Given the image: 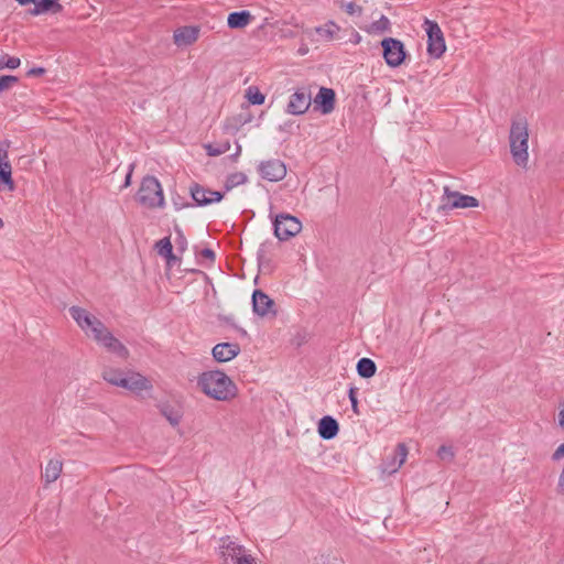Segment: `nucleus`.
<instances>
[{
    "mask_svg": "<svg viewBox=\"0 0 564 564\" xmlns=\"http://www.w3.org/2000/svg\"><path fill=\"white\" fill-rule=\"evenodd\" d=\"M197 387L216 401H229L238 394L236 383L220 369L202 372L197 377Z\"/></svg>",
    "mask_w": 564,
    "mask_h": 564,
    "instance_id": "1",
    "label": "nucleus"
},
{
    "mask_svg": "<svg viewBox=\"0 0 564 564\" xmlns=\"http://www.w3.org/2000/svg\"><path fill=\"white\" fill-rule=\"evenodd\" d=\"M102 379L111 386L126 389L135 395L142 391H151L153 384L149 378L134 370H122L120 368H105Z\"/></svg>",
    "mask_w": 564,
    "mask_h": 564,
    "instance_id": "2",
    "label": "nucleus"
},
{
    "mask_svg": "<svg viewBox=\"0 0 564 564\" xmlns=\"http://www.w3.org/2000/svg\"><path fill=\"white\" fill-rule=\"evenodd\" d=\"M529 124L525 117L512 119L509 132L510 153L514 163L525 166L529 159Z\"/></svg>",
    "mask_w": 564,
    "mask_h": 564,
    "instance_id": "3",
    "label": "nucleus"
},
{
    "mask_svg": "<svg viewBox=\"0 0 564 564\" xmlns=\"http://www.w3.org/2000/svg\"><path fill=\"white\" fill-rule=\"evenodd\" d=\"M135 199L141 206L150 209L164 207L165 199L159 180L153 175H145L141 181Z\"/></svg>",
    "mask_w": 564,
    "mask_h": 564,
    "instance_id": "4",
    "label": "nucleus"
},
{
    "mask_svg": "<svg viewBox=\"0 0 564 564\" xmlns=\"http://www.w3.org/2000/svg\"><path fill=\"white\" fill-rule=\"evenodd\" d=\"M273 234L280 241L295 237L302 230L300 219L288 213H280L272 217Z\"/></svg>",
    "mask_w": 564,
    "mask_h": 564,
    "instance_id": "5",
    "label": "nucleus"
},
{
    "mask_svg": "<svg viewBox=\"0 0 564 564\" xmlns=\"http://www.w3.org/2000/svg\"><path fill=\"white\" fill-rule=\"evenodd\" d=\"M479 204L480 203L476 197L463 194L458 191H452L449 186H444L442 204L438 206V212L476 208Z\"/></svg>",
    "mask_w": 564,
    "mask_h": 564,
    "instance_id": "6",
    "label": "nucleus"
},
{
    "mask_svg": "<svg viewBox=\"0 0 564 564\" xmlns=\"http://www.w3.org/2000/svg\"><path fill=\"white\" fill-rule=\"evenodd\" d=\"M423 28L427 36V53L433 58H438L446 50L443 32L436 21L424 19Z\"/></svg>",
    "mask_w": 564,
    "mask_h": 564,
    "instance_id": "7",
    "label": "nucleus"
},
{
    "mask_svg": "<svg viewBox=\"0 0 564 564\" xmlns=\"http://www.w3.org/2000/svg\"><path fill=\"white\" fill-rule=\"evenodd\" d=\"M69 314L77 325L85 332L86 335L97 337L98 333L104 328V323L90 314L88 311L80 306H70Z\"/></svg>",
    "mask_w": 564,
    "mask_h": 564,
    "instance_id": "8",
    "label": "nucleus"
},
{
    "mask_svg": "<svg viewBox=\"0 0 564 564\" xmlns=\"http://www.w3.org/2000/svg\"><path fill=\"white\" fill-rule=\"evenodd\" d=\"M382 54L388 66L399 67L406 57V51L402 41L394 37H386L381 41Z\"/></svg>",
    "mask_w": 564,
    "mask_h": 564,
    "instance_id": "9",
    "label": "nucleus"
},
{
    "mask_svg": "<svg viewBox=\"0 0 564 564\" xmlns=\"http://www.w3.org/2000/svg\"><path fill=\"white\" fill-rule=\"evenodd\" d=\"M189 195L193 200L192 206L202 207L221 202L225 197V192L213 191L194 182L189 186Z\"/></svg>",
    "mask_w": 564,
    "mask_h": 564,
    "instance_id": "10",
    "label": "nucleus"
},
{
    "mask_svg": "<svg viewBox=\"0 0 564 564\" xmlns=\"http://www.w3.org/2000/svg\"><path fill=\"white\" fill-rule=\"evenodd\" d=\"M312 104L310 93L305 87L296 89L285 107V112L293 116L304 115Z\"/></svg>",
    "mask_w": 564,
    "mask_h": 564,
    "instance_id": "11",
    "label": "nucleus"
},
{
    "mask_svg": "<svg viewBox=\"0 0 564 564\" xmlns=\"http://www.w3.org/2000/svg\"><path fill=\"white\" fill-rule=\"evenodd\" d=\"M314 111L321 115H329L335 110L336 93L333 88L321 87L312 99Z\"/></svg>",
    "mask_w": 564,
    "mask_h": 564,
    "instance_id": "12",
    "label": "nucleus"
},
{
    "mask_svg": "<svg viewBox=\"0 0 564 564\" xmlns=\"http://www.w3.org/2000/svg\"><path fill=\"white\" fill-rule=\"evenodd\" d=\"M252 312L254 315L264 317L269 314L276 316L275 303L265 292L254 289L251 295Z\"/></svg>",
    "mask_w": 564,
    "mask_h": 564,
    "instance_id": "13",
    "label": "nucleus"
},
{
    "mask_svg": "<svg viewBox=\"0 0 564 564\" xmlns=\"http://www.w3.org/2000/svg\"><path fill=\"white\" fill-rule=\"evenodd\" d=\"M258 172L263 180L279 182L285 177L286 166L281 160L271 159L260 162Z\"/></svg>",
    "mask_w": 564,
    "mask_h": 564,
    "instance_id": "14",
    "label": "nucleus"
},
{
    "mask_svg": "<svg viewBox=\"0 0 564 564\" xmlns=\"http://www.w3.org/2000/svg\"><path fill=\"white\" fill-rule=\"evenodd\" d=\"M94 339L118 357L123 359L129 357L128 348L118 338H116L105 325L104 328H101V332L98 333V336L94 337Z\"/></svg>",
    "mask_w": 564,
    "mask_h": 564,
    "instance_id": "15",
    "label": "nucleus"
},
{
    "mask_svg": "<svg viewBox=\"0 0 564 564\" xmlns=\"http://www.w3.org/2000/svg\"><path fill=\"white\" fill-rule=\"evenodd\" d=\"M241 351L240 345L237 343H219L212 349L213 359L223 364L235 359Z\"/></svg>",
    "mask_w": 564,
    "mask_h": 564,
    "instance_id": "16",
    "label": "nucleus"
},
{
    "mask_svg": "<svg viewBox=\"0 0 564 564\" xmlns=\"http://www.w3.org/2000/svg\"><path fill=\"white\" fill-rule=\"evenodd\" d=\"M162 416H164L172 426H177L183 419V408L180 402L162 401L156 404Z\"/></svg>",
    "mask_w": 564,
    "mask_h": 564,
    "instance_id": "17",
    "label": "nucleus"
},
{
    "mask_svg": "<svg viewBox=\"0 0 564 564\" xmlns=\"http://www.w3.org/2000/svg\"><path fill=\"white\" fill-rule=\"evenodd\" d=\"M253 121V116L248 106L242 105L241 111L226 119L225 130L231 134H236L242 126Z\"/></svg>",
    "mask_w": 564,
    "mask_h": 564,
    "instance_id": "18",
    "label": "nucleus"
},
{
    "mask_svg": "<svg viewBox=\"0 0 564 564\" xmlns=\"http://www.w3.org/2000/svg\"><path fill=\"white\" fill-rule=\"evenodd\" d=\"M339 31L340 26L335 21L329 20L324 25L305 30L304 34L311 40H313L314 34H317L324 41H333Z\"/></svg>",
    "mask_w": 564,
    "mask_h": 564,
    "instance_id": "19",
    "label": "nucleus"
},
{
    "mask_svg": "<svg viewBox=\"0 0 564 564\" xmlns=\"http://www.w3.org/2000/svg\"><path fill=\"white\" fill-rule=\"evenodd\" d=\"M317 432L322 440L329 441L339 433V423L332 415H324L317 424Z\"/></svg>",
    "mask_w": 564,
    "mask_h": 564,
    "instance_id": "20",
    "label": "nucleus"
},
{
    "mask_svg": "<svg viewBox=\"0 0 564 564\" xmlns=\"http://www.w3.org/2000/svg\"><path fill=\"white\" fill-rule=\"evenodd\" d=\"M199 30L196 26H182L174 32V42L178 46L193 44L198 37Z\"/></svg>",
    "mask_w": 564,
    "mask_h": 564,
    "instance_id": "21",
    "label": "nucleus"
},
{
    "mask_svg": "<svg viewBox=\"0 0 564 564\" xmlns=\"http://www.w3.org/2000/svg\"><path fill=\"white\" fill-rule=\"evenodd\" d=\"M253 17L248 10L234 11L228 14L227 24L230 29H242L251 23Z\"/></svg>",
    "mask_w": 564,
    "mask_h": 564,
    "instance_id": "22",
    "label": "nucleus"
},
{
    "mask_svg": "<svg viewBox=\"0 0 564 564\" xmlns=\"http://www.w3.org/2000/svg\"><path fill=\"white\" fill-rule=\"evenodd\" d=\"M62 10L63 6L58 0H39L30 12L33 15H41L46 13H59Z\"/></svg>",
    "mask_w": 564,
    "mask_h": 564,
    "instance_id": "23",
    "label": "nucleus"
},
{
    "mask_svg": "<svg viewBox=\"0 0 564 564\" xmlns=\"http://www.w3.org/2000/svg\"><path fill=\"white\" fill-rule=\"evenodd\" d=\"M271 246L272 241L265 240L259 246V249L257 251L258 267L259 270L263 273H272L275 269V264L273 263V261L269 257L264 256V247Z\"/></svg>",
    "mask_w": 564,
    "mask_h": 564,
    "instance_id": "24",
    "label": "nucleus"
},
{
    "mask_svg": "<svg viewBox=\"0 0 564 564\" xmlns=\"http://www.w3.org/2000/svg\"><path fill=\"white\" fill-rule=\"evenodd\" d=\"M356 370L360 378L369 379L376 375L377 365L372 359L362 357L357 361Z\"/></svg>",
    "mask_w": 564,
    "mask_h": 564,
    "instance_id": "25",
    "label": "nucleus"
},
{
    "mask_svg": "<svg viewBox=\"0 0 564 564\" xmlns=\"http://www.w3.org/2000/svg\"><path fill=\"white\" fill-rule=\"evenodd\" d=\"M408 456V447L404 443H399L394 449V454L392 457V462L389 465V468H386L384 470H388L389 473H395L405 462Z\"/></svg>",
    "mask_w": 564,
    "mask_h": 564,
    "instance_id": "26",
    "label": "nucleus"
},
{
    "mask_svg": "<svg viewBox=\"0 0 564 564\" xmlns=\"http://www.w3.org/2000/svg\"><path fill=\"white\" fill-rule=\"evenodd\" d=\"M62 473V462L58 459H50L44 473L43 478L47 484L55 481Z\"/></svg>",
    "mask_w": 564,
    "mask_h": 564,
    "instance_id": "27",
    "label": "nucleus"
},
{
    "mask_svg": "<svg viewBox=\"0 0 564 564\" xmlns=\"http://www.w3.org/2000/svg\"><path fill=\"white\" fill-rule=\"evenodd\" d=\"M221 549H225L228 552V555L231 557L232 563L235 558L241 556L245 553V547L237 542L230 540V536H225L221 539Z\"/></svg>",
    "mask_w": 564,
    "mask_h": 564,
    "instance_id": "28",
    "label": "nucleus"
},
{
    "mask_svg": "<svg viewBox=\"0 0 564 564\" xmlns=\"http://www.w3.org/2000/svg\"><path fill=\"white\" fill-rule=\"evenodd\" d=\"M0 185L8 187L9 191L14 189V182L12 180V169L10 161L0 162Z\"/></svg>",
    "mask_w": 564,
    "mask_h": 564,
    "instance_id": "29",
    "label": "nucleus"
},
{
    "mask_svg": "<svg viewBox=\"0 0 564 564\" xmlns=\"http://www.w3.org/2000/svg\"><path fill=\"white\" fill-rule=\"evenodd\" d=\"M248 181L247 175L243 172L230 173L224 183L225 194L230 192L234 187L245 184Z\"/></svg>",
    "mask_w": 564,
    "mask_h": 564,
    "instance_id": "30",
    "label": "nucleus"
},
{
    "mask_svg": "<svg viewBox=\"0 0 564 564\" xmlns=\"http://www.w3.org/2000/svg\"><path fill=\"white\" fill-rule=\"evenodd\" d=\"M245 97L247 99L248 107L251 105L260 106V105L264 104V100H265V95L263 93H261L257 86H249L246 90Z\"/></svg>",
    "mask_w": 564,
    "mask_h": 564,
    "instance_id": "31",
    "label": "nucleus"
},
{
    "mask_svg": "<svg viewBox=\"0 0 564 564\" xmlns=\"http://www.w3.org/2000/svg\"><path fill=\"white\" fill-rule=\"evenodd\" d=\"M204 149L208 156H218L220 154L226 153L230 149V141L226 140L218 143H206L204 144Z\"/></svg>",
    "mask_w": 564,
    "mask_h": 564,
    "instance_id": "32",
    "label": "nucleus"
},
{
    "mask_svg": "<svg viewBox=\"0 0 564 564\" xmlns=\"http://www.w3.org/2000/svg\"><path fill=\"white\" fill-rule=\"evenodd\" d=\"M153 249L156 253L163 259L173 251V245L171 241V237L166 236L154 243Z\"/></svg>",
    "mask_w": 564,
    "mask_h": 564,
    "instance_id": "33",
    "label": "nucleus"
},
{
    "mask_svg": "<svg viewBox=\"0 0 564 564\" xmlns=\"http://www.w3.org/2000/svg\"><path fill=\"white\" fill-rule=\"evenodd\" d=\"M21 65L19 57L10 56L0 52V70L3 68L15 69Z\"/></svg>",
    "mask_w": 564,
    "mask_h": 564,
    "instance_id": "34",
    "label": "nucleus"
},
{
    "mask_svg": "<svg viewBox=\"0 0 564 564\" xmlns=\"http://www.w3.org/2000/svg\"><path fill=\"white\" fill-rule=\"evenodd\" d=\"M391 30L390 20L386 15H381L379 20L370 25V31L375 33H384Z\"/></svg>",
    "mask_w": 564,
    "mask_h": 564,
    "instance_id": "35",
    "label": "nucleus"
},
{
    "mask_svg": "<svg viewBox=\"0 0 564 564\" xmlns=\"http://www.w3.org/2000/svg\"><path fill=\"white\" fill-rule=\"evenodd\" d=\"M174 231L176 234L175 243L177 251L180 253H184L185 250L187 249V239L177 224H174Z\"/></svg>",
    "mask_w": 564,
    "mask_h": 564,
    "instance_id": "36",
    "label": "nucleus"
},
{
    "mask_svg": "<svg viewBox=\"0 0 564 564\" xmlns=\"http://www.w3.org/2000/svg\"><path fill=\"white\" fill-rule=\"evenodd\" d=\"M437 457L444 462H452L455 457V452L451 445H441L437 449Z\"/></svg>",
    "mask_w": 564,
    "mask_h": 564,
    "instance_id": "37",
    "label": "nucleus"
},
{
    "mask_svg": "<svg viewBox=\"0 0 564 564\" xmlns=\"http://www.w3.org/2000/svg\"><path fill=\"white\" fill-rule=\"evenodd\" d=\"M171 200L176 210H181L183 208L192 206V203H188L184 196L180 195L176 192L171 194Z\"/></svg>",
    "mask_w": 564,
    "mask_h": 564,
    "instance_id": "38",
    "label": "nucleus"
},
{
    "mask_svg": "<svg viewBox=\"0 0 564 564\" xmlns=\"http://www.w3.org/2000/svg\"><path fill=\"white\" fill-rule=\"evenodd\" d=\"M19 82V77L14 75H1L0 76V94L8 90L14 84Z\"/></svg>",
    "mask_w": 564,
    "mask_h": 564,
    "instance_id": "39",
    "label": "nucleus"
},
{
    "mask_svg": "<svg viewBox=\"0 0 564 564\" xmlns=\"http://www.w3.org/2000/svg\"><path fill=\"white\" fill-rule=\"evenodd\" d=\"M358 388L355 386H350L348 389V399L351 404V410L355 414H359V402H358Z\"/></svg>",
    "mask_w": 564,
    "mask_h": 564,
    "instance_id": "40",
    "label": "nucleus"
},
{
    "mask_svg": "<svg viewBox=\"0 0 564 564\" xmlns=\"http://www.w3.org/2000/svg\"><path fill=\"white\" fill-rule=\"evenodd\" d=\"M307 341V333L303 329H299L291 339V345L300 348Z\"/></svg>",
    "mask_w": 564,
    "mask_h": 564,
    "instance_id": "41",
    "label": "nucleus"
},
{
    "mask_svg": "<svg viewBox=\"0 0 564 564\" xmlns=\"http://www.w3.org/2000/svg\"><path fill=\"white\" fill-rule=\"evenodd\" d=\"M340 8L345 9L346 13L349 15H360L362 13V8L355 2L344 3L341 1Z\"/></svg>",
    "mask_w": 564,
    "mask_h": 564,
    "instance_id": "42",
    "label": "nucleus"
},
{
    "mask_svg": "<svg viewBox=\"0 0 564 564\" xmlns=\"http://www.w3.org/2000/svg\"><path fill=\"white\" fill-rule=\"evenodd\" d=\"M197 257H200V258L207 260L209 262V265L214 264L215 260H216L215 251L212 248H208V247L202 249L199 251V253L197 254Z\"/></svg>",
    "mask_w": 564,
    "mask_h": 564,
    "instance_id": "43",
    "label": "nucleus"
},
{
    "mask_svg": "<svg viewBox=\"0 0 564 564\" xmlns=\"http://www.w3.org/2000/svg\"><path fill=\"white\" fill-rule=\"evenodd\" d=\"M164 260L167 271L171 270L174 265L180 264L182 261L181 257L176 256L173 251L167 254Z\"/></svg>",
    "mask_w": 564,
    "mask_h": 564,
    "instance_id": "44",
    "label": "nucleus"
},
{
    "mask_svg": "<svg viewBox=\"0 0 564 564\" xmlns=\"http://www.w3.org/2000/svg\"><path fill=\"white\" fill-rule=\"evenodd\" d=\"M11 142L9 140L0 141V162L9 161L8 151Z\"/></svg>",
    "mask_w": 564,
    "mask_h": 564,
    "instance_id": "45",
    "label": "nucleus"
},
{
    "mask_svg": "<svg viewBox=\"0 0 564 564\" xmlns=\"http://www.w3.org/2000/svg\"><path fill=\"white\" fill-rule=\"evenodd\" d=\"M314 564H341L337 557L329 555H321L315 558Z\"/></svg>",
    "mask_w": 564,
    "mask_h": 564,
    "instance_id": "46",
    "label": "nucleus"
},
{
    "mask_svg": "<svg viewBox=\"0 0 564 564\" xmlns=\"http://www.w3.org/2000/svg\"><path fill=\"white\" fill-rule=\"evenodd\" d=\"M232 564H257V562L253 556L243 553L241 556L236 557Z\"/></svg>",
    "mask_w": 564,
    "mask_h": 564,
    "instance_id": "47",
    "label": "nucleus"
},
{
    "mask_svg": "<svg viewBox=\"0 0 564 564\" xmlns=\"http://www.w3.org/2000/svg\"><path fill=\"white\" fill-rule=\"evenodd\" d=\"M552 460L553 462H558L561 460L562 458H564V443L560 444L557 446V448L554 451V453L552 454Z\"/></svg>",
    "mask_w": 564,
    "mask_h": 564,
    "instance_id": "48",
    "label": "nucleus"
},
{
    "mask_svg": "<svg viewBox=\"0 0 564 564\" xmlns=\"http://www.w3.org/2000/svg\"><path fill=\"white\" fill-rule=\"evenodd\" d=\"M133 169H134V164L131 163L129 165V169H128V172L126 174V177H124V182H123V185L122 187H128L131 185V180H132V173H133Z\"/></svg>",
    "mask_w": 564,
    "mask_h": 564,
    "instance_id": "49",
    "label": "nucleus"
},
{
    "mask_svg": "<svg viewBox=\"0 0 564 564\" xmlns=\"http://www.w3.org/2000/svg\"><path fill=\"white\" fill-rule=\"evenodd\" d=\"M556 492L560 495H564V468L562 469V471L558 476V480H557V485H556Z\"/></svg>",
    "mask_w": 564,
    "mask_h": 564,
    "instance_id": "50",
    "label": "nucleus"
},
{
    "mask_svg": "<svg viewBox=\"0 0 564 564\" xmlns=\"http://www.w3.org/2000/svg\"><path fill=\"white\" fill-rule=\"evenodd\" d=\"M218 319L229 326H231L232 328L236 327V323H235V319L232 316H226V315H219L218 316Z\"/></svg>",
    "mask_w": 564,
    "mask_h": 564,
    "instance_id": "51",
    "label": "nucleus"
},
{
    "mask_svg": "<svg viewBox=\"0 0 564 564\" xmlns=\"http://www.w3.org/2000/svg\"><path fill=\"white\" fill-rule=\"evenodd\" d=\"M241 154V145L236 142V151L232 152V154H230L228 158L231 160V161H237V159L240 156Z\"/></svg>",
    "mask_w": 564,
    "mask_h": 564,
    "instance_id": "52",
    "label": "nucleus"
},
{
    "mask_svg": "<svg viewBox=\"0 0 564 564\" xmlns=\"http://www.w3.org/2000/svg\"><path fill=\"white\" fill-rule=\"evenodd\" d=\"M307 53H308V47H307V45H306V44H302V45L299 47V50H297V54H299V55H301V56H303V55H305V54H307Z\"/></svg>",
    "mask_w": 564,
    "mask_h": 564,
    "instance_id": "53",
    "label": "nucleus"
},
{
    "mask_svg": "<svg viewBox=\"0 0 564 564\" xmlns=\"http://www.w3.org/2000/svg\"><path fill=\"white\" fill-rule=\"evenodd\" d=\"M20 6H29V4H34L35 6V2H37L39 0H15Z\"/></svg>",
    "mask_w": 564,
    "mask_h": 564,
    "instance_id": "54",
    "label": "nucleus"
},
{
    "mask_svg": "<svg viewBox=\"0 0 564 564\" xmlns=\"http://www.w3.org/2000/svg\"><path fill=\"white\" fill-rule=\"evenodd\" d=\"M234 329H236L241 337H248V333L245 328L236 325V327H234Z\"/></svg>",
    "mask_w": 564,
    "mask_h": 564,
    "instance_id": "55",
    "label": "nucleus"
},
{
    "mask_svg": "<svg viewBox=\"0 0 564 564\" xmlns=\"http://www.w3.org/2000/svg\"><path fill=\"white\" fill-rule=\"evenodd\" d=\"M558 425L564 429V408L558 412Z\"/></svg>",
    "mask_w": 564,
    "mask_h": 564,
    "instance_id": "56",
    "label": "nucleus"
},
{
    "mask_svg": "<svg viewBox=\"0 0 564 564\" xmlns=\"http://www.w3.org/2000/svg\"><path fill=\"white\" fill-rule=\"evenodd\" d=\"M291 127H293V122L288 121L283 126H280V130H289Z\"/></svg>",
    "mask_w": 564,
    "mask_h": 564,
    "instance_id": "57",
    "label": "nucleus"
},
{
    "mask_svg": "<svg viewBox=\"0 0 564 564\" xmlns=\"http://www.w3.org/2000/svg\"><path fill=\"white\" fill-rule=\"evenodd\" d=\"M29 70L40 72V70H46V69L43 66H32L29 68Z\"/></svg>",
    "mask_w": 564,
    "mask_h": 564,
    "instance_id": "58",
    "label": "nucleus"
},
{
    "mask_svg": "<svg viewBox=\"0 0 564 564\" xmlns=\"http://www.w3.org/2000/svg\"><path fill=\"white\" fill-rule=\"evenodd\" d=\"M45 73H40V72H36V73H26L28 76H34V77H40L42 75H44Z\"/></svg>",
    "mask_w": 564,
    "mask_h": 564,
    "instance_id": "59",
    "label": "nucleus"
},
{
    "mask_svg": "<svg viewBox=\"0 0 564 564\" xmlns=\"http://www.w3.org/2000/svg\"><path fill=\"white\" fill-rule=\"evenodd\" d=\"M186 272H189V273H203L200 270L198 269H191V270H186Z\"/></svg>",
    "mask_w": 564,
    "mask_h": 564,
    "instance_id": "60",
    "label": "nucleus"
},
{
    "mask_svg": "<svg viewBox=\"0 0 564 564\" xmlns=\"http://www.w3.org/2000/svg\"><path fill=\"white\" fill-rule=\"evenodd\" d=\"M360 41V35L358 33H355L354 35V42L358 43Z\"/></svg>",
    "mask_w": 564,
    "mask_h": 564,
    "instance_id": "61",
    "label": "nucleus"
},
{
    "mask_svg": "<svg viewBox=\"0 0 564 564\" xmlns=\"http://www.w3.org/2000/svg\"><path fill=\"white\" fill-rule=\"evenodd\" d=\"M271 247H264V256H267V253L269 252Z\"/></svg>",
    "mask_w": 564,
    "mask_h": 564,
    "instance_id": "62",
    "label": "nucleus"
},
{
    "mask_svg": "<svg viewBox=\"0 0 564 564\" xmlns=\"http://www.w3.org/2000/svg\"><path fill=\"white\" fill-rule=\"evenodd\" d=\"M3 227V221L2 219L0 218V229Z\"/></svg>",
    "mask_w": 564,
    "mask_h": 564,
    "instance_id": "63",
    "label": "nucleus"
},
{
    "mask_svg": "<svg viewBox=\"0 0 564 564\" xmlns=\"http://www.w3.org/2000/svg\"><path fill=\"white\" fill-rule=\"evenodd\" d=\"M264 116V112L262 111L259 116V119H261Z\"/></svg>",
    "mask_w": 564,
    "mask_h": 564,
    "instance_id": "64",
    "label": "nucleus"
}]
</instances>
